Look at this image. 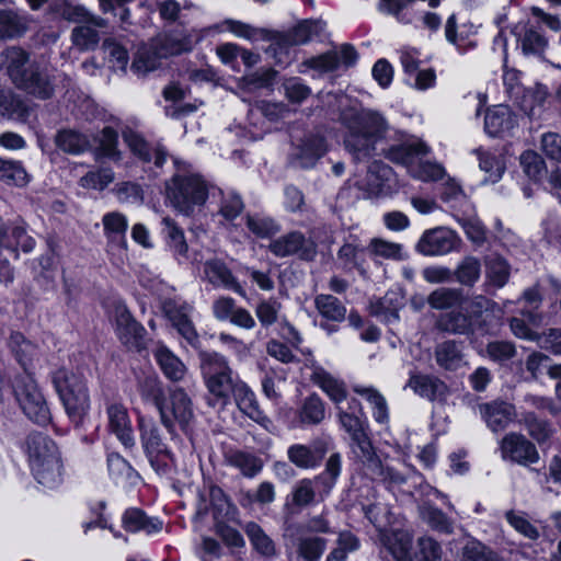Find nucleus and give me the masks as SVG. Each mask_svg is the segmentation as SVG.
<instances>
[{
	"label": "nucleus",
	"instance_id": "f257e3e1",
	"mask_svg": "<svg viewBox=\"0 0 561 561\" xmlns=\"http://www.w3.org/2000/svg\"><path fill=\"white\" fill-rule=\"evenodd\" d=\"M340 121L348 130L344 144L355 161H366L376 156L377 144L389 129L381 113L369 108L347 107L341 112Z\"/></svg>",
	"mask_w": 561,
	"mask_h": 561
},
{
	"label": "nucleus",
	"instance_id": "f03ea898",
	"mask_svg": "<svg viewBox=\"0 0 561 561\" xmlns=\"http://www.w3.org/2000/svg\"><path fill=\"white\" fill-rule=\"evenodd\" d=\"M28 466L36 481L47 489L62 482L64 465L55 442L42 433H32L25 442Z\"/></svg>",
	"mask_w": 561,
	"mask_h": 561
},
{
	"label": "nucleus",
	"instance_id": "7ed1b4c3",
	"mask_svg": "<svg viewBox=\"0 0 561 561\" xmlns=\"http://www.w3.org/2000/svg\"><path fill=\"white\" fill-rule=\"evenodd\" d=\"M202 371L209 393L208 404L225 407L243 383L230 367L227 358L216 352L201 354Z\"/></svg>",
	"mask_w": 561,
	"mask_h": 561
},
{
	"label": "nucleus",
	"instance_id": "20e7f679",
	"mask_svg": "<svg viewBox=\"0 0 561 561\" xmlns=\"http://www.w3.org/2000/svg\"><path fill=\"white\" fill-rule=\"evenodd\" d=\"M51 381L64 404L67 415L80 424L90 409V396L84 376L67 368L53 373Z\"/></svg>",
	"mask_w": 561,
	"mask_h": 561
},
{
	"label": "nucleus",
	"instance_id": "39448f33",
	"mask_svg": "<svg viewBox=\"0 0 561 561\" xmlns=\"http://www.w3.org/2000/svg\"><path fill=\"white\" fill-rule=\"evenodd\" d=\"M193 38L185 28H174L158 34L151 39L148 48L138 53L133 66L137 70H153L160 59L191 51Z\"/></svg>",
	"mask_w": 561,
	"mask_h": 561
},
{
	"label": "nucleus",
	"instance_id": "423d86ee",
	"mask_svg": "<svg viewBox=\"0 0 561 561\" xmlns=\"http://www.w3.org/2000/svg\"><path fill=\"white\" fill-rule=\"evenodd\" d=\"M167 194L174 208L188 216L206 202L208 187L198 174H176L167 185Z\"/></svg>",
	"mask_w": 561,
	"mask_h": 561
},
{
	"label": "nucleus",
	"instance_id": "0eeeda50",
	"mask_svg": "<svg viewBox=\"0 0 561 561\" xmlns=\"http://www.w3.org/2000/svg\"><path fill=\"white\" fill-rule=\"evenodd\" d=\"M13 393L23 413L34 423L46 425L51 415L46 399L33 376L26 371L13 380Z\"/></svg>",
	"mask_w": 561,
	"mask_h": 561
},
{
	"label": "nucleus",
	"instance_id": "6e6552de",
	"mask_svg": "<svg viewBox=\"0 0 561 561\" xmlns=\"http://www.w3.org/2000/svg\"><path fill=\"white\" fill-rule=\"evenodd\" d=\"M160 422L171 436H175V425L185 431L194 419L192 399L183 388L169 390L168 397L163 399L157 409Z\"/></svg>",
	"mask_w": 561,
	"mask_h": 561
},
{
	"label": "nucleus",
	"instance_id": "1a4fd4ad",
	"mask_svg": "<svg viewBox=\"0 0 561 561\" xmlns=\"http://www.w3.org/2000/svg\"><path fill=\"white\" fill-rule=\"evenodd\" d=\"M138 426L141 446L151 467L160 474L165 473L168 465L164 458H171V451L161 436L160 428L153 420L144 416L138 419Z\"/></svg>",
	"mask_w": 561,
	"mask_h": 561
},
{
	"label": "nucleus",
	"instance_id": "9d476101",
	"mask_svg": "<svg viewBox=\"0 0 561 561\" xmlns=\"http://www.w3.org/2000/svg\"><path fill=\"white\" fill-rule=\"evenodd\" d=\"M460 244L461 239L455 230L439 226L425 230L415 249L425 256H442L458 251Z\"/></svg>",
	"mask_w": 561,
	"mask_h": 561
},
{
	"label": "nucleus",
	"instance_id": "9b49d317",
	"mask_svg": "<svg viewBox=\"0 0 561 561\" xmlns=\"http://www.w3.org/2000/svg\"><path fill=\"white\" fill-rule=\"evenodd\" d=\"M348 410L337 407V417L341 426L351 436V439L358 449L357 456L362 460L364 457L369 456L374 450L371 442L367 434V423L354 413V410L360 409V403L356 399L348 402Z\"/></svg>",
	"mask_w": 561,
	"mask_h": 561
},
{
	"label": "nucleus",
	"instance_id": "f8f14e48",
	"mask_svg": "<svg viewBox=\"0 0 561 561\" xmlns=\"http://www.w3.org/2000/svg\"><path fill=\"white\" fill-rule=\"evenodd\" d=\"M268 250L277 257L297 255L301 260L311 261L317 254V244L300 231H291L273 240Z\"/></svg>",
	"mask_w": 561,
	"mask_h": 561
},
{
	"label": "nucleus",
	"instance_id": "ddd939ff",
	"mask_svg": "<svg viewBox=\"0 0 561 561\" xmlns=\"http://www.w3.org/2000/svg\"><path fill=\"white\" fill-rule=\"evenodd\" d=\"M501 457L520 466L538 462L539 453L533 442L520 433L511 432L500 442Z\"/></svg>",
	"mask_w": 561,
	"mask_h": 561
},
{
	"label": "nucleus",
	"instance_id": "4468645a",
	"mask_svg": "<svg viewBox=\"0 0 561 561\" xmlns=\"http://www.w3.org/2000/svg\"><path fill=\"white\" fill-rule=\"evenodd\" d=\"M323 28L324 24L320 21L304 20L286 32L275 35L270 51L276 56L277 51H283L288 47L307 44L318 37Z\"/></svg>",
	"mask_w": 561,
	"mask_h": 561
},
{
	"label": "nucleus",
	"instance_id": "2eb2a0df",
	"mask_svg": "<svg viewBox=\"0 0 561 561\" xmlns=\"http://www.w3.org/2000/svg\"><path fill=\"white\" fill-rule=\"evenodd\" d=\"M466 312L473 333L485 334L494 327L501 309L495 301L483 295H477L469 301Z\"/></svg>",
	"mask_w": 561,
	"mask_h": 561
},
{
	"label": "nucleus",
	"instance_id": "dca6fc26",
	"mask_svg": "<svg viewBox=\"0 0 561 561\" xmlns=\"http://www.w3.org/2000/svg\"><path fill=\"white\" fill-rule=\"evenodd\" d=\"M392 183V169L388 164L375 160L368 167L365 180L356 182V186L363 192L364 197H376L391 194Z\"/></svg>",
	"mask_w": 561,
	"mask_h": 561
},
{
	"label": "nucleus",
	"instance_id": "f3484780",
	"mask_svg": "<svg viewBox=\"0 0 561 561\" xmlns=\"http://www.w3.org/2000/svg\"><path fill=\"white\" fill-rule=\"evenodd\" d=\"M107 430L115 435L125 448H133L136 444L131 420L127 408L116 401H108L105 405Z\"/></svg>",
	"mask_w": 561,
	"mask_h": 561
},
{
	"label": "nucleus",
	"instance_id": "a211bd4d",
	"mask_svg": "<svg viewBox=\"0 0 561 561\" xmlns=\"http://www.w3.org/2000/svg\"><path fill=\"white\" fill-rule=\"evenodd\" d=\"M329 443L322 439L313 440L310 445L293 444L287 448V458L291 465L302 470L318 468L325 454Z\"/></svg>",
	"mask_w": 561,
	"mask_h": 561
},
{
	"label": "nucleus",
	"instance_id": "6ab92c4d",
	"mask_svg": "<svg viewBox=\"0 0 561 561\" xmlns=\"http://www.w3.org/2000/svg\"><path fill=\"white\" fill-rule=\"evenodd\" d=\"M478 411L486 426L494 433L504 431L517 416L514 404L502 400L481 403Z\"/></svg>",
	"mask_w": 561,
	"mask_h": 561
},
{
	"label": "nucleus",
	"instance_id": "aec40b11",
	"mask_svg": "<svg viewBox=\"0 0 561 561\" xmlns=\"http://www.w3.org/2000/svg\"><path fill=\"white\" fill-rule=\"evenodd\" d=\"M357 59L355 48L350 44H343L340 50H330L317 57H311L302 62V66L319 72L336 70L341 65L353 66Z\"/></svg>",
	"mask_w": 561,
	"mask_h": 561
},
{
	"label": "nucleus",
	"instance_id": "412c9836",
	"mask_svg": "<svg viewBox=\"0 0 561 561\" xmlns=\"http://www.w3.org/2000/svg\"><path fill=\"white\" fill-rule=\"evenodd\" d=\"M116 334L128 350L140 351L145 346L146 329L126 309L116 312Z\"/></svg>",
	"mask_w": 561,
	"mask_h": 561
},
{
	"label": "nucleus",
	"instance_id": "4be33fe9",
	"mask_svg": "<svg viewBox=\"0 0 561 561\" xmlns=\"http://www.w3.org/2000/svg\"><path fill=\"white\" fill-rule=\"evenodd\" d=\"M325 139L319 135H308L301 139L291 153V163L302 169L316 165L327 152Z\"/></svg>",
	"mask_w": 561,
	"mask_h": 561
},
{
	"label": "nucleus",
	"instance_id": "5701e85b",
	"mask_svg": "<svg viewBox=\"0 0 561 561\" xmlns=\"http://www.w3.org/2000/svg\"><path fill=\"white\" fill-rule=\"evenodd\" d=\"M35 65L30 62L28 54L20 47H9L0 54V68L5 71L15 87L28 73L31 66Z\"/></svg>",
	"mask_w": 561,
	"mask_h": 561
},
{
	"label": "nucleus",
	"instance_id": "b1692460",
	"mask_svg": "<svg viewBox=\"0 0 561 561\" xmlns=\"http://www.w3.org/2000/svg\"><path fill=\"white\" fill-rule=\"evenodd\" d=\"M405 388L428 401L442 400L448 391L446 383L438 377L419 373L410 374Z\"/></svg>",
	"mask_w": 561,
	"mask_h": 561
},
{
	"label": "nucleus",
	"instance_id": "393cba45",
	"mask_svg": "<svg viewBox=\"0 0 561 561\" xmlns=\"http://www.w3.org/2000/svg\"><path fill=\"white\" fill-rule=\"evenodd\" d=\"M16 88L41 100L51 98L55 92L50 76L37 65L31 66L28 73Z\"/></svg>",
	"mask_w": 561,
	"mask_h": 561
},
{
	"label": "nucleus",
	"instance_id": "a878e982",
	"mask_svg": "<svg viewBox=\"0 0 561 561\" xmlns=\"http://www.w3.org/2000/svg\"><path fill=\"white\" fill-rule=\"evenodd\" d=\"M308 366L312 370L310 377L311 381L320 387L328 397L340 407L347 394L344 382L333 377L323 367L318 365L314 359H309Z\"/></svg>",
	"mask_w": 561,
	"mask_h": 561
},
{
	"label": "nucleus",
	"instance_id": "bb28decb",
	"mask_svg": "<svg viewBox=\"0 0 561 561\" xmlns=\"http://www.w3.org/2000/svg\"><path fill=\"white\" fill-rule=\"evenodd\" d=\"M516 125V117L507 105L489 108L484 117V130L491 137H503Z\"/></svg>",
	"mask_w": 561,
	"mask_h": 561
},
{
	"label": "nucleus",
	"instance_id": "cd10ccee",
	"mask_svg": "<svg viewBox=\"0 0 561 561\" xmlns=\"http://www.w3.org/2000/svg\"><path fill=\"white\" fill-rule=\"evenodd\" d=\"M204 278L215 287L231 289L234 293L244 295L243 288L232 275L230 268L225 262L218 259H211L204 263Z\"/></svg>",
	"mask_w": 561,
	"mask_h": 561
},
{
	"label": "nucleus",
	"instance_id": "c85d7f7f",
	"mask_svg": "<svg viewBox=\"0 0 561 561\" xmlns=\"http://www.w3.org/2000/svg\"><path fill=\"white\" fill-rule=\"evenodd\" d=\"M123 138L130 151L144 162L153 161L157 168H161L167 161L165 150L157 146L151 148L147 141L134 130H125Z\"/></svg>",
	"mask_w": 561,
	"mask_h": 561
},
{
	"label": "nucleus",
	"instance_id": "c756f323",
	"mask_svg": "<svg viewBox=\"0 0 561 561\" xmlns=\"http://www.w3.org/2000/svg\"><path fill=\"white\" fill-rule=\"evenodd\" d=\"M225 461L228 466L239 470L243 477L250 479L257 476L264 466L261 457L241 449H231L227 451L225 454Z\"/></svg>",
	"mask_w": 561,
	"mask_h": 561
},
{
	"label": "nucleus",
	"instance_id": "7c9ffc66",
	"mask_svg": "<svg viewBox=\"0 0 561 561\" xmlns=\"http://www.w3.org/2000/svg\"><path fill=\"white\" fill-rule=\"evenodd\" d=\"M371 479H378L386 483L388 488L400 486L405 483L407 478L391 467H383L375 450L369 456L360 460Z\"/></svg>",
	"mask_w": 561,
	"mask_h": 561
},
{
	"label": "nucleus",
	"instance_id": "2f4dec72",
	"mask_svg": "<svg viewBox=\"0 0 561 561\" xmlns=\"http://www.w3.org/2000/svg\"><path fill=\"white\" fill-rule=\"evenodd\" d=\"M53 10L69 22L88 23L99 28L107 26L106 20L91 14L83 5L76 4L71 0L55 3Z\"/></svg>",
	"mask_w": 561,
	"mask_h": 561
},
{
	"label": "nucleus",
	"instance_id": "473e14b6",
	"mask_svg": "<svg viewBox=\"0 0 561 561\" xmlns=\"http://www.w3.org/2000/svg\"><path fill=\"white\" fill-rule=\"evenodd\" d=\"M0 247L16 252L21 248L24 252H31L35 247V240L26 233L21 224L0 227Z\"/></svg>",
	"mask_w": 561,
	"mask_h": 561
},
{
	"label": "nucleus",
	"instance_id": "72a5a7b5",
	"mask_svg": "<svg viewBox=\"0 0 561 561\" xmlns=\"http://www.w3.org/2000/svg\"><path fill=\"white\" fill-rule=\"evenodd\" d=\"M403 307V297L396 291H388L383 297L370 304V311L383 322L391 324L399 321V310Z\"/></svg>",
	"mask_w": 561,
	"mask_h": 561
},
{
	"label": "nucleus",
	"instance_id": "f704fd0d",
	"mask_svg": "<svg viewBox=\"0 0 561 561\" xmlns=\"http://www.w3.org/2000/svg\"><path fill=\"white\" fill-rule=\"evenodd\" d=\"M153 356L164 374L172 381H180L186 374V366L164 345H159L153 351Z\"/></svg>",
	"mask_w": 561,
	"mask_h": 561
},
{
	"label": "nucleus",
	"instance_id": "c9c22d12",
	"mask_svg": "<svg viewBox=\"0 0 561 561\" xmlns=\"http://www.w3.org/2000/svg\"><path fill=\"white\" fill-rule=\"evenodd\" d=\"M437 330L454 335L473 334L471 322L467 312L461 310H451L439 314L435 323Z\"/></svg>",
	"mask_w": 561,
	"mask_h": 561
},
{
	"label": "nucleus",
	"instance_id": "e433bc0d",
	"mask_svg": "<svg viewBox=\"0 0 561 561\" xmlns=\"http://www.w3.org/2000/svg\"><path fill=\"white\" fill-rule=\"evenodd\" d=\"M387 159L394 163L408 165L413 163L414 159L428 153L427 146L422 141L404 142L382 150Z\"/></svg>",
	"mask_w": 561,
	"mask_h": 561
},
{
	"label": "nucleus",
	"instance_id": "4c0bfd02",
	"mask_svg": "<svg viewBox=\"0 0 561 561\" xmlns=\"http://www.w3.org/2000/svg\"><path fill=\"white\" fill-rule=\"evenodd\" d=\"M419 515L432 530L450 535L454 533V520L449 518L442 510L430 502L419 506Z\"/></svg>",
	"mask_w": 561,
	"mask_h": 561
},
{
	"label": "nucleus",
	"instance_id": "58836bf2",
	"mask_svg": "<svg viewBox=\"0 0 561 561\" xmlns=\"http://www.w3.org/2000/svg\"><path fill=\"white\" fill-rule=\"evenodd\" d=\"M342 472V456L340 453H333L325 461L324 470L314 477L320 486L319 495L321 500L328 496L335 486Z\"/></svg>",
	"mask_w": 561,
	"mask_h": 561
},
{
	"label": "nucleus",
	"instance_id": "ea45409f",
	"mask_svg": "<svg viewBox=\"0 0 561 561\" xmlns=\"http://www.w3.org/2000/svg\"><path fill=\"white\" fill-rule=\"evenodd\" d=\"M519 423L525 426L528 435L540 446L548 444L556 433L549 421L538 417L534 412H523Z\"/></svg>",
	"mask_w": 561,
	"mask_h": 561
},
{
	"label": "nucleus",
	"instance_id": "a19ab883",
	"mask_svg": "<svg viewBox=\"0 0 561 561\" xmlns=\"http://www.w3.org/2000/svg\"><path fill=\"white\" fill-rule=\"evenodd\" d=\"M98 146L95 148V158H106L113 162L122 160V152L118 149V134L112 127H104L94 138Z\"/></svg>",
	"mask_w": 561,
	"mask_h": 561
},
{
	"label": "nucleus",
	"instance_id": "79ce46f5",
	"mask_svg": "<svg viewBox=\"0 0 561 561\" xmlns=\"http://www.w3.org/2000/svg\"><path fill=\"white\" fill-rule=\"evenodd\" d=\"M162 525L161 520L148 517L138 508H129L123 516V526L130 533L145 531L150 535L160 531L162 529Z\"/></svg>",
	"mask_w": 561,
	"mask_h": 561
},
{
	"label": "nucleus",
	"instance_id": "37998d69",
	"mask_svg": "<svg viewBox=\"0 0 561 561\" xmlns=\"http://www.w3.org/2000/svg\"><path fill=\"white\" fill-rule=\"evenodd\" d=\"M435 360L440 368L457 370L463 364L461 343L449 340L437 344Z\"/></svg>",
	"mask_w": 561,
	"mask_h": 561
},
{
	"label": "nucleus",
	"instance_id": "c03bdc74",
	"mask_svg": "<svg viewBox=\"0 0 561 561\" xmlns=\"http://www.w3.org/2000/svg\"><path fill=\"white\" fill-rule=\"evenodd\" d=\"M380 540L396 560L403 561L408 558L411 549V537L409 534L404 531H382Z\"/></svg>",
	"mask_w": 561,
	"mask_h": 561
},
{
	"label": "nucleus",
	"instance_id": "a18cd8bd",
	"mask_svg": "<svg viewBox=\"0 0 561 561\" xmlns=\"http://www.w3.org/2000/svg\"><path fill=\"white\" fill-rule=\"evenodd\" d=\"M162 225L164 226L163 233L171 251L178 256L179 261L181 259H186L188 245L185 241L183 230L170 217H164L162 219Z\"/></svg>",
	"mask_w": 561,
	"mask_h": 561
},
{
	"label": "nucleus",
	"instance_id": "49530a36",
	"mask_svg": "<svg viewBox=\"0 0 561 561\" xmlns=\"http://www.w3.org/2000/svg\"><path fill=\"white\" fill-rule=\"evenodd\" d=\"M481 262L478 257L465 256L453 272L455 279L462 286H474L481 276Z\"/></svg>",
	"mask_w": 561,
	"mask_h": 561
},
{
	"label": "nucleus",
	"instance_id": "de8ad7c7",
	"mask_svg": "<svg viewBox=\"0 0 561 561\" xmlns=\"http://www.w3.org/2000/svg\"><path fill=\"white\" fill-rule=\"evenodd\" d=\"M244 531L257 553L265 558H272L276 556V547L274 541L265 534L259 524L254 522L248 523L244 526Z\"/></svg>",
	"mask_w": 561,
	"mask_h": 561
},
{
	"label": "nucleus",
	"instance_id": "09e8293b",
	"mask_svg": "<svg viewBox=\"0 0 561 561\" xmlns=\"http://www.w3.org/2000/svg\"><path fill=\"white\" fill-rule=\"evenodd\" d=\"M314 306L318 312L329 321L341 322L345 319L346 307L332 295L320 294L316 296Z\"/></svg>",
	"mask_w": 561,
	"mask_h": 561
},
{
	"label": "nucleus",
	"instance_id": "8fccbe9b",
	"mask_svg": "<svg viewBox=\"0 0 561 561\" xmlns=\"http://www.w3.org/2000/svg\"><path fill=\"white\" fill-rule=\"evenodd\" d=\"M59 149L71 154H79L90 149L91 144L87 135L75 130H62L56 136Z\"/></svg>",
	"mask_w": 561,
	"mask_h": 561
},
{
	"label": "nucleus",
	"instance_id": "3c124183",
	"mask_svg": "<svg viewBox=\"0 0 561 561\" xmlns=\"http://www.w3.org/2000/svg\"><path fill=\"white\" fill-rule=\"evenodd\" d=\"M354 392L365 398L373 408V416L378 423H386L389 419L388 404L385 397L373 387L354 386Z\"/></svg>",
	"mask_w": 561,
	"mask_h": 561
},
{
	"label": "nucleus",
	"instance_id": "603ef678",
	"mask_svg": "<svg viewBox=\"0 0 561 561\" xmlns=\"http://www.w3.org/2000/svg\"><path fill=\"white\" fill-rule=\"evenodd\" d=\"M474 153L478 156L480 170L486 174L485 181L499 182L505 171V163L501 157L482 149H476Z\"/></svg>",
	"mask_w": 561,
	"mask_h": 561
},
{
	"label": "nucleus",
	"instance_id": "864d4df0",
	"mask_svg": "<svg viewBox=\"0 0 561 561\" xmlns=\"http://www.w3.org/2000/svg\"><path fill=\"white\" fill-rule=\"evenodd\" d=\"M232 397L234 398V401L240 411L253 421L260 422L264 417L263 412L260 410L259 403L255 399L254 392L245 382L237 388V392Z\"/></svg>",
	"mask_w": 561,
	"mask_h": 561
},
{
	"label": "nucleus",
	"instance_id": "5fc2aeb1",
	"mask_svg": "<svg viewBox=\"0 0 561 561\" xmlns=\"http://www.w3.org/2000/svg\"><path fill=\"white\" fill-rule=\"evenodd\" d=\"M28 27V19L12 11H0V38L22 35Z\"/></svg>",
	"mask_w": 561,
	"mask_h": 561
},
{
	"label": "nucleus",
	"instance_id": "6e6d98bb",
	"mask_svg": "<svg viewBox=\"0 0 561 561\" xmlns=\"http://www.w3.org/2000/svg\"><path fill=\"white\" fill-rule=\"evenodd\" d=\"M317 484L314 477L297 481L291 490V503L300 508L312 505L317 501Z\"/></svg>",
	"mask_w": 561,
	"mask_h": 561
},
{
	"label": "nucleus",
	"instance_id": "4d7b16f0",
	"mask_svg": "<svg viewBox=\"0 0 561 561\" xmlns=\"http://www.w3.org/2000/svg\"><path fill=\"white\" fill-rule=\"evenodd\" d=\"M102 224L104 234L108 240L125 244V236L128 228V220L125 215L118 211L107 213L103 216Z\"/></svg>",
	"mask_w": 561,
	"mask_h": 561
},
{
	"label": "nucleus",
	"instance_id": "13d9d810",
	"mask_svg": "<svg viewBox=\"0 0 561 561\" xmlns=\"http://www.w3.org/2000/svg\"><path fill=\"white\" fill-rule=\"evenodd\" d=\"M519 42L526 55H540L547 46V39L541 34L540 27L533 24L524 25Z\"/></svg>",
	"mask_w": 561,
	"mask_h": 561
},
{
	"label": "nucleus",
	"instance_id": "bf43d9fd",
	"mask_svg": "<svg viewBox=\"0 0 561 561\" xmlns=\"http://www.w3.org/2000/svg\"><path fill=\"white\" fill-rule=\"evenodd\" d=\"M327 548V540L321 537H300L296 542L297 554L304 561H320Z\"/></svg>",
	"mask_w": 561,
	"mask_h": 561
},
{
	"label": "nucleus",
	"instance_id": "052dcab7",
	"mask_svg": "<svg viewBox=\"0 0 561 561\" xmlns=\"http://www.w3.org/2000/svg\"><path fill=\"white\" fill-rule=\"evenodd\" d=\"M248 229L257 238H271L280 231V226L271 217L262 215L247 216Z\"/></svg>",
	"mask_w": 561,
	"mask_h": 561
},
{
	"label": "nucleus",
	"instance_id": "680f3d73",
	"mask_svg": "<svg viewBox=\"0 0 561 561\" xmlns=\"http://www.w3.org/2000/svg\"><path fill=\"white\" fill-rule=\"evenodd\" d=\"M461 300V293L457 288L439 287L427 297V304L436 310L450 309Z\"/></svg>",
	"mask_w": 561,
	"mask_h": 561
},
{
	"label": "nucleus",
	"instance_id": "e2e57ef3",
	"mask_svg": "<svg viewBox=\"0 0 561 561\" xmlns=\"http://www.w3.org/2000/svg\"><path fill=\"white\" fill-rule=\"evenodd\" d=\"M462 561H501L496 552L476 539H469L462 547Z\"/></svg>",
	"mask_w": 561,
	"mask_h": 561
},
{
	"label": "nucleus",
	"instance_id": "0e129e2a",
	"mask_svg": "<svg viewBox=\"0 0 561 561\" xmlns=\"http://www.w3.org/2000/svg\"><path fill=\"white\" fill-rule=\"evenodd\" d=\"M84 24L75 27L71 33L73 46L81 51L94 49L100 41L98 31L93 28L94 26L88 23Z\"/></svg>",
	"mask_w": 561,
	"mask_h": 561
},
{
	"label": "nucleus",
	"instance_id": "69168bd1",
	"mask_svg": "<svg viewBox=\"0 0 561 561\" xmlns=\"http://www.w3.org/2000/svg\"><path fill=\"white\" fill-rule=\"evenodd\" d=\"M548 96V88L543 84H536L527 92L524 106L529 117L535 118L541 115Z\"/></svg>",
	"mask_w": 561,
	"mask_h": 561
},
{
	"label": "nucleus",
	"instance_id": "338daca9",
	"mask_svg": "<svg viewBox=\"0 0 561 561\" xmlns=\"http://www.w3.org/2000/svg\"><path fill=\"white\" fill-rule=\"evenodd\" d=\"M0 180L8 184L22 186L27 183V173L20 162L0 158Z\"/></svg>",
	"mask_w": 561,
	"mask_h": 561
},
{
	"label": "nucleus",
	"instance_id": "774afa93",
	"mask_svg": "<svg viewBox=\"0 0 561 561\" xmlns=\"http://www.w3.org/2000/svg\"><path fill=\"white\" fill-rule=\"evenodd\" d=\"M280 309L282 305L276 299H262L255 307V316L262 327L268 328L277 322Z\"/></svg>",
	"mask_w": 561,
	"mask_h": 561
}]
</instances>
